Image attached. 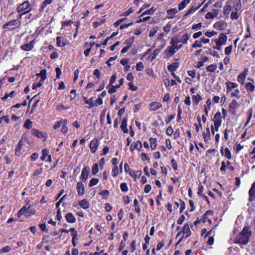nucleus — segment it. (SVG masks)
<instances>
[{"mask_svg":"<svg viewBox=\"0 0 255 255\" xmlns=\"http://www.w3.org/2000/svg\"><path fill=\"white\" fill-rule=\"evenodd\" d=\"M214 214V211L212 210H207L203 215L202 219L201 220L202 223H205L207 221L209 215L212 216Z\"/></svg>","mask_w":255,"mask_h":255,"instance_id":"obj_25","label":"nucleus"},{"mask_svg":"<svg viewBox=\"0 0 255 255\" xmlns=\"http://www.w3.org/2000/svg\"><path fill=\"white\" fill-rule=\"evenodd\" d=\"M127 122H128V118L125 117L123 118L122 122V124L121 126V128L123 130V132L125 133H127L128 132V129L127 128Z\"/></svg>","mask_w":255,"mask_h":255,"instance_id":"obj_24","label":"nucleus"},{"mask_svg":"<svg viewBox=\"0 0 255 255\" xmlns=\"http://www.w3.org/2000/svg\"><path fill=\"white\" fill-rule=\"evenodd\" d=\"M142 148V143L140 140H137L136 142H133L130 147V149L131 151L135 149L140 150Z\"/></svg>","mask_w":255,"mask_h":255,"instance_id":"obj_19","label":"nucleus"},{"mask_svg":"<svg viewBox=\"0 0 255 255\" xmlns=\"http://www.w3.org/2000/svg\"><path fill=\"white\" fill-rule=\"evenodd\" d=\"M179 37L180 36L178 35L173 36L170 41V44L174 47L181 46V49L183 47V44L185 45L187 43L190 36L188 33H186L182 35L180 39Z\"/></svg>","mask_w":255,"mask_h":255,"instance_id":"obj_2","label":"nucleus"},{"mask_svg":"<svg viewBox=\"0 0 255 255\" xmlns=\"http://www.w3.org/2000/svg\"><path fill=\"white\" fill-rule=\"evenodd\" d=\"M171 24L168 22L165 26L163 27V30L166 33H168L171 30Z\"/></svg>","mask_w":255,"mask_h":255,"instance_id":"obj_64","label":"nucleus"},{"mask_svg":"<svg viewBox=\"0 0 255 255\" xmlns=\"http://www.w3.org/2000/svg\"><path fill=\"white\" fill-rule=\"evenodd\" d=\"M215 40H219L223 44L225 45L227 40V36L224 33H221L218 37V39Z\"/></svg>","mask_w":255,"mask_h":255,"instance_id":"obj_33","label":"nucleus"},{"mask_svg":"<svg viewBox=\"0 0 255 255\" xmlns=\"http://www.w3.org/2000/svg\"><path fill=\"white\" fill-rule=\"evenodd\" d=\"M150 147L152 150H154L157 146V139L156 138L150 137L149 139Z\"/></svg>","mask_w":255,"mask_h":255,"instance_id":"obj_41","label":"nucleus"},{"mask_svg":"<svg viewBox=\"0 0 255 255\" xmlns=\"http://www.w3.org/2000/svg\"><path fill=\"white\" fill-rule=\"evenodd\" d=\"M20 49L25 51H29L32 48L29 43L24 44L20 46Z\"/></svg>","mask_w":255,"mask_h":255,"instance_id":"obj_50","label":"nucleus"},{"mask_svg":"<svg viewBox=\"0 0 255 255\" xmlns=\"http://www.w3.org/2000/svg\"><path fill=\"white\" fill-rule=\"evenodd\" d=\"M225 24V22L223 20L218 21L214 24L213 27L217 30H222L224 29Z\"/></svg>","mask_w":255,"mask_h":255,"instance_id":"obj_17","label":"nucleus"},{"mask_svg":"<svg viewBox=\"0 0 255 255\" xmlns=\"http://www.w3.org/2000/svg\"><path fill=\"white\" fill-rule=\"evenodd\" d=\"M90 169L89 166H85L82 170V173L80 177V180L83 182H85L88 179Z\"/></svg>","mask_w":255,"mask_h":255,"instance_id":"obj_9","label":"nucleus"},{"mask_svg":"<svg viewBox=\"0 0 255 255\" xmlns=\"http://www.w3.org/2000/svg\"><path fill=\"white\" fill-rule=\"evenodd\" d=\"M105 19H101L99 21H95L93 23V25L94 28H97L99 26L102 25L105 22Z\"/></svg>","mask_w":255,"mask_h":255,"instance_id":"obj_56","label":"nucleus"},{"mask_svg":"<svg viewBox=\"0 0 255 255\" xmlns=\"http://www.w3.org/2000/svg\"><path fill=\"white\" fill-rule=\"evenodd\" d=\"M45 238H49V236L45 235L43 236L41 242L36 246L38 249H40L42 247L44 244H47L49 243V241H44Z\"/></svg>","mask_w":255,"mask_h":255,"instance_id":"obj_42","label":"nucleus"},{"mask_svg":"<svg viewBox=\"0 0 255 255\" xmlns=\"http://www.w3.org/2000/svg\"><path fill=\"white\" fill-rule=\"evenodd\" d=\"M119 169L118 166H114L112 170V175L114 178L116 177L119 174Z\"/></svg>","mask_w":255,"mask_h":255,"instance_id":"obj_51","label":"nucleus"},{"mask_svg":"<svg viewBox=\"0 0 255 255\" xmlns=\"http://www.w3.org/2000/svg\"><path fill=\"white\" fill-rule=\"evenodd\" d=\"M232 9L231 5L225 4L224 7L223 13L225 15H228Z\"/></svg>","mask_w":255,"mask_h":255,"instance_id":"obj_45","label":"nucleus"},{"mask_svg":"<svg viewBox=\"0 0 255 255\" xmlns=\"http://www.w3.org/2000/svg\"><path fill=\"white\" fill-rule=\"evenodd\" d=\"M178 12L176 8H170L167 10V19H172L175 17V15Z\"/></svg>","mask_w":255,"mask_h":255,"instance_id":"obj_21","label":"nucleus"},{"mask_svg":"<svg viewBox=\"0 0 255 255\" xmlns=\"http://www.w3.org/2000/svg\"><path fill=\"white\" fill-rule=\"evenodd\" d=\"M53 0H44V1L42 2L40 7L39 9L40 11H42L44 10V8L49 4L52 3Z\"/></svg>","mask_w":255,"mask_h":255,"instance_id":"obj_31","label":"nucleus"},{"mask_svg":"<svg viewBox=\"0 0 255 255\" xmlns=\"http://www.w3.org/2000/svg\"><path fill=\"white\" fill-rule=\"evenodd\" d=\"M181 49L180 46H173L172 45L166 47L164 51V58H169L174 55L176 52Z\"/></svg>","mask_w":255,"mask_h":255,"instance_id":"obj_4","label":"nucleus"},{"mask_svg":"<svg viewBox=\"0 0 255 255\" xmlns=\"http://www.w3.org/2000/svg\"><path fill=\"white\" fill-rule=\"evenodd\" d=\"M182 232L184 235H186L185 236V238H187L191 236V232L190 230L189 225L188 223H186L184 224Z\"/></svg>","mask_w":255,"mask_h":255,"instance_id":"obj_22","label":"nucleus"},{"mask_svg":"<svg viewBox=\"0 0 255 255\" xmlns=\"http://www.w3.org/2000/svg\"><path fill=\"white\" fill-rule=\"evenodd\" d=\"M32 122L28 119L25 121L23 127L27 129H30L32 127Z\"/></svg>","mask_w":255,"mask_h":255,"instance_id":"obj_57","label":"nucleus"},{"mask_svg":"<svg viewBox=\"0 0 255 255\" xmlns=\"http://www.w3.org/2000/svg\"><path fill=\"white\" fill-rule=\"evenodd\" d=\"M31 133L33 136H35L38 138L43 139V141H45L47 140L48 134L46 132L41 131L36 128H32L31 129Z\"/></svg>","mask_w":255,"mask_h":255,"instance_id":"obj_5","label":"nucleus"},{"mask_svg":"<svg viewBox=\"0 0 255 255\" xmlns=\"http://www.w3.org/2000/svg\"><path fill=\"white\" fill-rule=\"evenodd\" d=\"M25 206L22 207L17 212V216L18 218H20L23 214L25 215Z\"/></svg>","mask_w":255,"mask_h":255,"instance_id":"obj_62","label":"nucleus"},{"mask_svg":"<svg viewBox=\"0 0 255 255\" xmlns=\"http://www.w3.org/2000/svg\"><path fill=\"white\" fill-rule=\"evenodd\" d=\"M99 172V164L96 163L94 164L92 167V174L93 175H96Z\"/></svg>","mask_w":255,"mask_h":255,"instance_id":"obj_47","label":"nucleus"},{"mask_svg":"<svg viewBox=\"0 0 255 255\" xmlns=\"http://www.w3.org/2000/svg\"><path fill=\"white\" fill-rule=\"evenodd\" d=\"M24 145V142L22 141V140H20L18 143L17 146H16L15 148V154L16 155L19 156V152L21 149L22 146Z\"/></svg>","mask_w":255,"mask_h":255,"instance_id":"obj_32","label":"nucleus"},{"mask_svg":"<svg viewBox=\"0 0 255 255\" xmlns=\"http://www.w3.org/2000/svg\"><path fill=\"white\" fill-rule=\"evenodd\" d=\"M217 69V66L216 64H212L206 67V69L207 72H214Z\"/></svg>","mask_w":255,"mask_h":255,"instance_id":"obj_37","label":"nucleus"},{"mask_svg":"<svg viewBox=\"0 0 255 255\" xmlns=\"http://www.w3.org/2000/svg\"><path fill=\"white\" fill-rule=\"evenodd\" d=\"M149 107L150 111H155L161 108L162 107V104L160 103H158L157 102H153L150 104Z\"/></svg>","mask_w":255,"mask_h":255,"instance_id":"obj_27","label":"nucleus"},{"mask_svg":"<svg viewBox=\"0 0 255 255\" xmlns=\"http://www.w3.org/2000/svg\"><path fill=\"white\" fill-rule=\"evenodd\" d=\"M94 98L92 97L90 99L85 101V103L89 105L88 106L86 107L87 108L91 109L96 106L95 103L94 102Z\"/></svg>","mask_w":255,"mask_h":255,"instance_id":"obj_29","label":"nucleus"},{"mask_svg":"<svg viewBox=\"0 0 255 255\" xmlns=\"http://www.w3.org/2000/svg\"><path fill=\"white\" fill-rule=\"evenodd\" d=\"M134 40V37L132 36L131 37L126 39L125 42H124V44L127 45V46H129V47L130 48L132 45Z\"/></svg>","mask_w":255,"mask_h":255,"instance_id":"obj_39","label":"nucleus"},{"mask_svg":"<svg viewBox=\"0 0 255 255\" xmlns=\"http://www.w3.org/2000/svg\"><path fill=\"white\" fill-rule=\"evenodd\" d=\"M134 11V9L132 8V7L129 8L128 10L125 11L123 12L121 15V16H128L130 13L133 12Z\"/></svg>","mask_w":255,"mask_h":255,"instance_id":"obj_61","label":"nucleus"},{"mask_svg":"<svg viewBox=\"0 0 255 255\" xmlns=\"http://www.w3.org/2000/svg\"><path fill=\"white\" fill-rule=\"evenodd\" d=\"M21 21L19 20L16 19L10 20L3 24L2 28L3 29H7L9 30H12L19 27L21 25Z\"/></svg>","mask_w":255,"mask_h":255,"instance_id":"obj_3","label":"nucleus"},{"mask_svg":"<svg viewBox=\"0 0 255 255\" xmlns=\"http://www.w3.org/2000/svg\"><path fill=\"white\" fill-rule=\"evenodd\" d=\"M80 207L84 209H87L90 207V204L87 199H84L79 202Z\"/></svg>","mask_w":255,"mask_h":255,"instance_id":"obj_26","label":"nucleus"},{"mask_svg":"<svg viewBox=\"0 0 255 255\" xmlns=\"http://www.w3.org/2000/svg\"><path fill=\"white\" fill-rule=\"evenodd\" d=\"M49 150L48 149L45 148L42 150V156L40 157V159L42 161H45L46 158L49 154Z\"/></svg>","mask_w":255,"mask_h":255,"instance_id":"obj_38","label":"nucleus"},{"mask_svg":"<svg viewBox=\"0 0 255 255\" xmlns=\"http://www.w3.org/2000/svg\"><path fill=\"white\" fill-rule=\"evenodd\" d=\"M77 190L79 195L82 196L85 193V188L82 182H78L77 183Z\"/></svg>","mask_w":255,"mask_h":255,"instance_id":"obj_18","label":"nucleus"},{"mask_svg":"<svg viewBox=\"0 0 255 255\" xmlns=\"http://www.w3.org/2000/svg\"><path fill=\"white\" fill-rule=\"evenodd\" d=\"M37 77L40 76L41 77L40 81L43 82L46 79V70L45 69H43L40 71L39 73H37L36 74Z\"/></svg>","mask_w":255,"mask_h":255,"instance_id":"obj_35","label":"nucleus"},{"mask_svg":"<svg viewBox=\"0 0 255 255\" xmlns=\"http://www.w3.org/2000/svg\"><path fill=\"white\" fill-rule=\"evenodd\" d=\"M116 74H114L111 77L109 85H108L106 88L108 89L110 87V86L113 85V84L116 82Z\"/></svg>","mask_w":255,"mask_h":255,"instance_id":"obj_55","label":"nucleus"},{"mask_svg":"<svg viewBox=\"0 0 255 255\" xmlns=\"http://www.w3.org/2000/svg\"><path fill=\"white\" fill-rule=\"evenodd\" d=\"M133 206L135 207V212L137 214H139L141 212V210L140 207L138 205V201L137 199H134L133 201Z\"/></svg>","mask_w":255,"mask_h":255,"instance_id":"obj_43","label":"nucleus"},{"mask_svg":"<svg viewBox=\"0 0 255 255\" xmlns=\"http://www.w3.org/2000/svg\"><path fill=\"white\" fill-rule=\"evenodd\" d=\"M190 0H183L182 1L178 6V8L179 11L183 9L187 5V4L189 3Z\"/></svg>","mask_w":255,"mask_h":255,"instance_id":"obj_34","label":"nucleus"},{"mask_svg":"<svg viewBox=\"0 0 255 255\" xmlns=\"http://www.w3.org/2000/svg\"><path fill=\"white\" fill-rule=\"evenodd\" d=\"M193 102L196 105H197L202 100V98L200 96V95L197 94L196 95H193L192 97Z\"/></svg>","mask_w":255,"mask_h":255,"instance_id":"obj_36","label":"nucleus"},{"mask_svg":"<svg viewBox=\"0 0 255 255\" xmlns=\"http://www.w3.org/2000/svg\"><path fill=\"white\" fill-rule=\"evenodd\" d=\"M213 121L214 123L219 121L220 122V124H222V121L221 119V114L220 112H218L215 114L214 117Z\"/></svg>","mask_w":255,"mask_h":255,"instance_id":"obj_44","label":"nucleus"},{"mask_svg":"<svg viewBox=\"0 0 255 255\" xmlns=\"http://www.w3.org/2000/svg\"><path fill=\"white\" fill-rule=\"evenodd\" d=\"M120 188L122 192H126L128 190V187L127 183L126 182H123L120 184Z\"/></svg>","mask_w":255,"mask_h":255,"instance_id":"obj_52","label":"nucleus"},{"mask_svg":"<svg viewBox=\"0 0 255 255\" xmlns=\"http://www.w3.org/2000/svg\"><path fill=\"white\" fill-rule=\"evenodd\" d=\"M155 11H156V8H154V7H152L150 9H146L145 11H144L142 13V14L140 15V17L143 16L144 15H146V14H150V15L153 14Z\"/></svg>","mask_w":255,"mask_h":255,"instance_id":"obj_46","label":"nucleus"},{"mask_svg":"<svg viewBox=\"0 0 255 255\" xmlns=\"http://www.w3.org/2000/svg\"><path fill=\"white\" fill-rule=\"evenodd\" d=\"M233 46L232 45L227 47L225 49V54L226 55H229L232 51Z\"/></svg>","mask_w":255,"mask_h":255,"instance_id":"obj_63","label":"nucleus"},{"mask_svg":"<svg viewBox=\"0 0 255 255\" xmlns=\"http://www.w3.org/2000/svg\"><path fill=\"white\" fill-rule=\"evenodd\" d=\"M206 0H204L200 4H199L198 6L197 7H193L192 6V7H191L187 12L184 15V16H187L190 14H192L193 12H195L196 10H197L203 4V3H204L205 1Z\"/></svg>","mask_w":255,"mask_h":255,"instance_id":"obj_23","label":"nucleus"},{"mask_svg":"<svg viewBox=\"0 0 255 255\" xmlns=\"http://www.w3.org/2000/svg\"><path fill=\"white\" fill-rule=\"evenodd\" d=\"M240 104L236 99H233L229 106V112L233 116L237 115V109L239 107Z\"/></svg>","mask_w":255,"mask_h":255,"instance_id":"obj_6","label":"nucleus"},{"mask_svg":"<svg viewBox=\"0 0 255 255\" xmlns=\"http://www.w3.org/2000/svg\"><path fill=\"white\" fill-rule=\"evenodd\" d=\"M66 221L69 223H74L76 222V218L72 213H68L65 216Z\"/></svg>","mask_w":255,"mask_h":255,"instance_id":"obj_20","label":"nucleus"},{"mask_svg":"<svg viewBox=\"0 0 255 255\" xmlns=\"http://www.w3.org/2000/svg\"><path fill=\"white\" fill-rule=\"evenodd\" d=\"M227 88V93H229L232 91L233 89L238 87V84L235 82L229 81L226 83Z\"/></svg>","mask_w":255,"mask_h":255,"instance_id":"obj_15","label":"nucleus"},{"mask_svg":"<svg viewBox=\"0 0 255 255\" xmlns=\"http://www.w3.org/2000/svg\"><path fill=\"white\" fill-rule=\"evenodd\" d=\"M36 213V210L31 208V206H25V216L27 218L30 217L32 215H34Z\"/></svg>","mask_w":255,"mask_h":255,"instance_id":"obj_16","label":"nucleus"},{"mask_svg":"<svg viewBox=\"0 0 255 255\" xmlns=\"http://www.w3.org/2000/svg\"><path fill=\"white\" fill-rule=\"evenodd\" d=\"M249 200L252 202L255 200V182H254L251 186L249 191Z\"/></svg>","mask_w":255,"mask_h":255,"instance_id":"obj_12","label":"nucleus"},{"mask_svg":"<svg viewBox=\"0 0 255 255\" xmlns=\"http://www.w3.org/2000/svg\"><path fill=\"white\" fill-rule=\"evenodd\" d=\"M251 236L252 232L250 227L245 226L234 239V243L239 245L242 247L241 245H246L249 243Z\"/></svg>","mask_w":255,"mask_h":255,"instance_id":"obj_1","label":"nucleus"},{"mask_svg":"<svg viewBox=\"0 0 255 255\" xmlns=\"http://www.w3.org/2000/svg\"><path fill=\"white\" fill-rule=\"evenodd\" d=\"M99 182V180L97 178H92L89 183V186L90 187H93L96 185H97Z\"/></svg>","mask_w":255,"mask_h":255,"instance_id":"obj_49","label":"nucleus"},{"mask_svg":"<svg viewBox=\"0 0 255 255\" xmlns=\"http://www.w3.org/2000/svg\"><path fill=\"white\" fill-rule=\"evenodd\" d=\"M128 173L133 178L134 180H136L137 177L141 176L142 172L140 170L135 172L133 170H130Z\"/></svg>","mask_w":255,"mask_h":255,"instance_id":"obj_28","label":"nucleus"},{"mask_svg":"<svg viewBox=\"0 0 255 255\" xmlns=\"http://www.w3.org/2000/svg\"><path fill=\"white\" fill-rule=\"evenodd\" d=\"M244 148V146L240 143H236L233 147V149L236 150V153H239L240 150Z\"/></svg>","mask_w":255,"mask_h":255,"instance_id":"obj_48","label":"nucleus"},{"mask_svg":"<svg viewBox=\"0 0 255 255\" xmlns=\"http://www.w3.org/2000/svg\"><path fill=\"white\" fill-rule=\"evenodd\" d=\"M99 194L103 196V199H107L110 196V192L108 190H103Z\"/></svg>","mask_w":255,"mask_h":255,"instance_id":"obj_40","label":"nucleus"},{"mask_svg":"<svg viewBox=\"0 0 255 255\" xmlns=\"http://www.w3.org/2000/svg\"><path fill=\"white\" fill-rule=\"evenodd\" d=\"M221 153L222 155H224L225 157L228 159H231L232 158V154L230 149L228 147H226L225 149L223 147H221L220 150Z\"/></svg>","mask_w":255,"mask_h":255,"instance_id":"obj_13","label":"nucleus"},{"mask_svg":"<svg viewBox=\"0 0 255 255\" xmlns=\"http://www.w3.org/2000/svg\"><path fill=\"white\" fill-rule=\"evenodd\" d=\"M61 23L62 28H63L65 27L66 26H67L68 25H70L73 24L74 22L72 20H69L68 21H62L61 22Z\"/></svg>","mask_w":255,"mask_h":255,"instance_id":"obj_53","label":"nucleus"},{"mask_svg":"<svg viewBox=\"0 0 255 255\" xmlns=\"http://www.w3.org/2000/svg\"><path fill=\"white\" fill-rule=\"evenodd\" d=\"M240 93V91L239 89L235 90L234 92H232L231 94V97H236L238 99H240L241 96L238 94Z\"/></svg>","mask_w":255,"mask_h":255,"instance_id":"obj_59","label":"nucleus"},{"mask_svg":"<svg viewBox=\"0 0 255 255\" xmlns=\"http://www.w3.org/2000/svg\"><path fill=\"white\" fill-rule=\"evenodd\" d=\"M30 6L31 4L28 1H25L17 6L16 10L18 13L23 12L27 10Z\"/></svg>","mask_w":255,"mask_h":255,"instance_id":"obj_8","label":"nucleus"},{"mask_svg":"<svg viewBox=\"0 0 255 255\" xmlns=\"http://www.w3.org/2000/svg\"><path fill=\"white\" fill-rule=\"evenodd\" d=\"M203 191L204 187L202 184H200L198 186V190L197 192L198 196L201 197L203 196L204 195V194H203Z\"/></svg>","mask_w":255,"mask_h":255,"instance_id":"obj_60","label":"nucleus"},{"mask_svg":"<svg viewBox=\"0 0 255 255\" xmlns=\"http://www.w3.org/2000/svg\"><path fill=\"white\" fill-rule=\"evenodd\" d=\"M158 30V27L157 26L154 27V28H152L149 31V36L150 37H153L157 32Z\"/></svg>","mask_w":255,"mask_h":255,"instance_id":"obj_54","label":"nucleus"},{"mask_svg":"<svg viewBox=\"0 0 255 255\" xmlns=\"http://www.w3.org/2000/svg\"><path fill=\"white\" fill-rule=\"evenodd\" d=\"M99 145V140L97 138H94L91 141L89 147L92 153H94L96 152Z\"/></svg>","mask_w":255,"mask_h":255,"instance_id":"obj_10","label":"nucleus"},{"mask_svg":"<svg viewBox=\"0 0 255 255\" xmlns=\"http://www.w3.org/2000/svg\"><path fill=\"white\" fill-rule=\"evenodd\" d=\"M179 64L177 62L173 63L172 64H170L168 66L167 69L171 72H174L176 71V70L179 67Z\"/></svg>","mask_w":255,"mask_h":255,"instance_id":"obj_30","label":"nucleus"},{"mask_svg":"<svg viewBox=\"0 0 255 255\" xmlns=\"http://www.w3.org/2000/svg\"><path fill=\"white\" fill-rule=\"evenodd\" d=\"M219 14V10L218 9H213V12H208L205 17L206 19H213L217 17Z\"/></svg>","mask_w":255,"mask_h":255,"instance_id":"obj_14","label":"nucleus"},{"mask_svg":"<svg viewBox=\"0 0 255 255\" xmlns=\"http://www.w3.org/2000/svg\"><path fill=\"white\" fill-rule=\"evenodd\" d=\"M249 69L247 68L244 69L243 72L241 73L237 77L238 82L241 85L245 84L246 77L248 74Z\"/></svg>","mask_w":255,"mask_h":255,"instance_id":"obj_7","label":"nucleus"},{"mask_svg":"<svg viewBox=\"0 0 255 255\" xmlns=\"http://www.w3.org/2000/svg\"><path fill=\"white\" fill-rule=\"evenodd\" d=\"M202 46V44L201 41L198 40H196L192 45V47L193 48L201 47Z\"/></svg>","mask_w":255,"mask_h":255,"instance_id":"obj_58","label":"nucleus"},{"mask_svg":"<svg viewBox=\"0 0 255 255\" xmlns=\"http://www.w3.org/2000/svg\"><path fill=\"white\" fill-rule=\"evenodd\" d=\"M245 88L248 93L253 92L255 90V86L254 79H252L251 82H247L245 84Z\"/></svg>","mask_w":255,"mask_h":255,"instance_id":"obj_11","label":"nucleus"}]
</instances>
